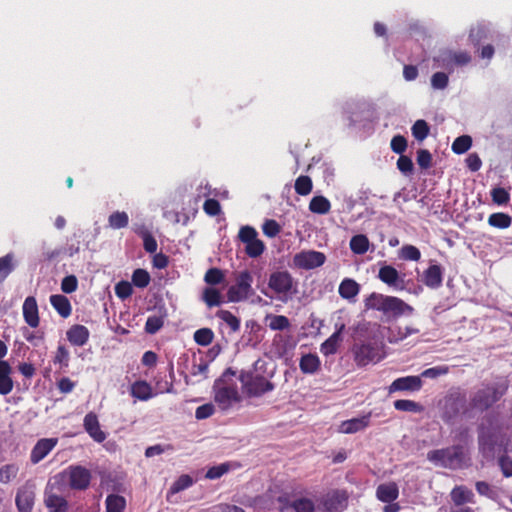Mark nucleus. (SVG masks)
Wrapping results in <instances>:
<instances>
[{
    "instance_id": "7",
    "label": "nucleus",
    "mask_w": 512,
    "mask_h": 512,
    "mask_svg": "<svg viewBox=\"0 0 512 512\" xmlns=\"http://www.w3.org/2000/svg\"><path fill=\"white\" fill-rule=\"evenodd\" d=\"M252 283L253 276L248 270L237 273L235 284L231 285L227 291L229 301L237 303L247 300L254 294Z\"/></svg>"
},
{
    "instance_id": "36",
    "label": "nucleus",
    "mask_w": 512,
    "mask_h": 512,
    "mask_svg": "<svg viewBox=\"0 0 512 512\" xmlns=\"http://www.w3.org/2000/svg\"><path fill=\"white\" fill-rule=\"evenodd\" d=\"M202 299L208 307L219 306L223 302L221 292L215 287H206L203 290Z\"/></svg>"
},
{
    "instance_id": "58",
    "label": "nucleus",
    "mask_w": 512,
    "mask_h": 512,
    "mask_svg": "<svg viewBox=\"0 0 512 512\" xmlns=\"http://www.w3.org/2000/svg\"><path fill=\"white\" fill-rule=\"evenodd\" d=\"M491 196L492 200L498 205L506 204L509 201V193L501 187L494 188L491 191Z\"/></svg>"
},
{
    "instance_id": "16",
    "label": "nucleus",
    "mask_w": 512,
    "mask_h": 512,
    "mask_svg": "<svg viewBox=\"0 0 512 512\" xmlns=\"http://www.w3.org/2000/svg\"><path fill=\"white\" fill-rule=\"evenodd\" d=\"M419 333L420 329L413 324L394 325L388 328L387 340L390 344H398Z\"/></svg>"
},
{
    "instance_id": "46",
    "label": "nucleus",
    "mask_w": 512,
    "mask_h": 512,
    "mask_svg": "<svg viewBox=\"0 0 512 512\" xmlns=\"http://www.w3.org/2000/svg\"><path fill=\"white\" fill-rule=\"evenodd\" d=\"M269 328L274 331H282L290 327L289 319L284 315H272L268 317Z\"/></svg>"
},
{
    "instance_id": "21",
    "label": "nucleus",
    "mask_w": 512,
    "mask_h": 512,
    "mask_svg": "<svg viewBox=\"0 0 512 512\" xmlns=\"http://www.w3.org/2000/svg\"><path fill=\"white\" fill-rule=\"evenodd\" d=\"M345 329V324H336L335 325V332L326 339L320 346V352L325 355H333L337 352L338 347L340 346V343L342 342V332Z\"/></svg>"
},
{
    "instance_id": "61",
    "label": "nucleus",
    "mask_w": 512,
    "mask_h": 512,
    "mask_svg": "<svg viewBox=\"0 0 512 512\" xmlns=\"http://www.w3.org/2000/svg\"><path fill=\"white\" fill-rule=\"evenodd\" d=\"M431 85L434 89H444L448 85V76L443 72H436L432 75Z\"/></svg>"
},
{
    "instance_id": "34",
    "label": "nucleus",
    "mask_w": 512,
    "mask_h": 512,
    "mask_svg": "<svg viewBox=\"0 0 512 512\" xmlns=\"http://www.w3.org/2000/svg\"><path fill=\"white\" fill-rule=\"evenodd\" d=\"M349 246L354 254L363 255L369 250L370 241L366 235L358 234L351 238Z\"/></svg>"
},
{
    "instance_id": "15",
    "label": "nucleus",
    "mask_w": 512,
    "mask_h": 512,
    "mask_svg": "<svg viewBox=\"0 0 512 512\" xmlns=\"http://www.w3.org/2000/svg\"><path fill=\"white\" fill-rule=\"evenodd\" d=\"M349 495L346 490H333L321 501L325 512H343L348 506Z\"/></svg>"
},
{
    "instance_id": "13",
    "label": "nucleus",
    "mask_w": 512,
    "mask_h": 512,
    "mask_svg": "<svg viewBox=\"0 0 512 512\" xmlns=\"http://www.w3.org/2000/svg\"><path fill=\"white\" fill-rule=\"evenodd\" d=\"M66 492L62 486L51 485V479L48 481L45 489V505L49 512H66L68 503L62 495L57 494Z\"/></svg>"
},
{
    "instance_id": "38",
    "label": "nucleus",
    "mask_w": 512,
    "mask_h": 512,
    "mask_svg": "<svg viewBox=\"0 0 512 512\" xmlns=\"http://www.w3.org/2000/svg\"><path fill=\"white\" fill-rule=\"evenodd\" d=\"M125 505V498L120 495L111 494L106 498L107 512H123Z\"/></svg>"
},
{
    "instance_id": "22",
    "label": "nucleus",
    "mask_w": 512,
    "mask_h": 512,
    "mask_svg": "<svg viewBox=\"0 0 512 512\" xmlns=\"http://www.w3.org/2000/svg\"><path fill=\"white\" fill-rule=\"evenodd\" d=\"M22 311L25 322L31 328H36L39 326L40 318L35 297L29 296L24 300Z\"/></svg>"
},
{
    "instance_id": "39",
    "label": "nucleus",
    "mask_w": 512,
    "mask_h": 512,
    "mask_svg": "<svg viewBox=\"0 0 512 512\" xmlns=\"http://www.w3.org/2000/svg\"><path fill=\"white\" fill-rule=\"evenodd\" d=\"M19 472V466L15 463L6 464L0 467V482L7 484L13 481Z\"/></svg>"
},
{
    "instance_id": "29",
    "label": "nucleus",
    "mask_w": 512,
    "mask_h": 512,
    "mask_svg": "<svg viewBox=\"0 0 512 512\" xmlns=\"http://www.w3.org/2000/svg\"><path fill=\"white\" fill-rule=\"evenodd\" d=\"M339 295L348 301H355L356 296L360 292V285L351 278H345L339 285Z\"/></svg>"
},
{
    "instance_id": "33",
    "label": "nucleus",
    "mask_w": 512,
    "mask_h": 512,
    "mask_svg": "<svg viewBox=\"0 0 512 512\" xmlns=\"http://www.w3.org/2000/svg\"><path fill=\"white\" fill-rule=\"evenodd\" d=\"M50 303L62 317L67 318L71 314V304L67 297L60 294L52 295Z\"/></svg>"
},
{
    "instance_id": "63",
    "label": "nucleus",
    "mask_w": 512,
    "mask_h": 512,
    "mask_svg": "<svg viewBox=\"0 0 512 512\" xmlns=\"http://www.w3.org/2000/svg\"><path fill=\"white\" fill-rule=\"evenodd\" d=\"M407 148V141L401 135H396L391 140V149L397 154H402Z\"/></svg>"
},
{
    "instance_id": "43",
    "label": "nucleus",
    "mask_w": 512,
    "mask_h": 512,
    "mask_svg": "<svg viewBox=\"0 0 512 512\" xmlns=\"http://www.w3.org/2000/svg\"><path fill=\"white\" fill-rule=\"evenodd\" d=\"M399 257L406 261H418L421 258V252L416 246L407 244L399 250Z\"/></svg>"
},
{
    "instance_id": "42",
    "label": "nucleus",
    "mask_w": 512,
    "mask_h": 512,
    "mask_svg": "<svg viewBox=\"0 0 512 512\" xmlns=\"http://www.w3.org/2000/svg\"><path fill=\"white\" fill-rule=\"evenodd\" d=\"M294 187L297 194L306 196L312 191V180L309 176H299L295 181Z\"/></svg>"
},
{
    "instance_id": "12",
    "label": "nucleus",
    "mask_w": 512,
    "mask_h": 512,
    "mask_svg": "<svg viewBox=\"0 0 512 512\" xmlns=\"http://www.w3.org/2000/svg\"><path fill=\"white\" fill-rule=\"evenodd\" d=\"M378 278L388 285L389 287L393 288L397 291H403L407 290L411 292L410 289H408V284L411 282L410 280H405V274H401L398 272V270L391 266V265H384L379 269L378 272Z\"/></svg>"
},
{
    "instance_id": "51",
    "label": "nucleus",
    "mask_w": 512,
    "mask_h": 512,
    "mask_svg": "<svg viewBox=\"0 0 512 512\" xmlns=\"http://www.w3.org/2000/svg\"><path fill=\"white\" fill-rule=\"evenodd\" d=\"M132 283L139 288H145L150 283V275L144 269H136L132 274Z\"/></svg>"
},
{
    "instance_id": "11",
    "label": "nucleus",
    "mask_w": 512,
    "mask_h": 512,
    "mask_svg": "<svg viewBox=\"0 0 512 512\" xmlns=\"http://www.w3.org/2000/svg\"><path fill=\"white\" fill-rule=\"evenodd\" d=\"M238 236L245 244V252L249 257L256 258L264 252L265 245L260 239H258L257 231L253 227H241Z\"/></svg>"
},
{
    "instance_id": "28",
    "label": "nucleus",
    "mask_w": 512,
    "mask_h": 512,
    "mask_svg": "<svg viewBox=\"0 0 512 512\" xmlns=\"http://www.w3.org/2000/svg\"><path fill=\"white\" fill-rule=\"evenodd\" d=\"M12 367L7 361H0V395L9 394L14 387Z\"/></svg>"
},
{
    "instance_id": "23",
    "label": "nucleus",
    "mask_w": 512,
    "mask_h": 512,
    "mask_svg": "<svg viewBox=\"0 0 512 512\" xmlns=\"http://www.w3.org/2000/svg\"><path fill=\"white\" fill-rule=\"evenodd\" d=\"M56 438H44L39 440L31 452V462L36 464L44 459L50 451L56 446Z\"/></svg>"
},
{
    "instance_id": "45",
    "label": "nucleus",
    "mask_w": 512,
    "mask_h": 512,
    "mask_svg": "<svg viewBox=\"0 0 512 512\" xmlns=\"http://www.w3.org/2000/svg\"><path fill=\"white\" fill-rule=\"evenodd\" d=\"M472 145V138L468 135L457 137L452 144V151L456 154L467 152Z\"/></svg>"
},
{
    "instance_id": "48",
    "label": "nucleus",
    "mask_w": 512,
    "mask_h": 512,
    "mask_svg": "<svg viewBox=\"0 0 512 512\" xmlns=\"http://www.w3.org/2000/svg\"><path fill=\"white\" fill-rule=\"evenodd\" d=\"M291 507L294 512H317L313 501L304 497L295 499Z\"/></svg>"
},
{
    "instance_id": "18",
    "label": "nucleus",
    "mask_w": 512,
    "mask_h": 512,
    "mask_svg": "<svg viewBox=\"0 0 512 512\" xmlns=\"http://www.w3.org/2000/svg\"><path fill=\"white\" fill-rule=\"evenodd\" d=\"M83 426L94 441L102 443L106 439V433L101 430L98 417L94 412H89L85 415Z\"/></svg>"
},
{
    "instance_id": "47",
    "label": "nucleus",
    "mask_w": 512,
    "mask_h": 512,
    "mask_svg": "<svg viewBox=\"0 0 512 512\" xmlns=\"http://www.w3.org/2000/svg\"><path fill=\"white\" fill-rule=\"evenodd\" d=\"M214 333L210 328H201L195 331L194 340L198 345L208 346L212 343Z\"/></svg>"
},
{
    "instance_id": "3",
    "label": "nucleus",
    "mask_w": 512,
    "mask_h": 512,
    "mask_svg": "<svg viewBox=\"0 0 512 512\" xmlns=\"http://www.w3.org/2000/svg\"><path fill=\"white\" fill-rule=\"evenodd\" d=\"M92 474L80 465H71L51 478V485L62 486L65 491H84L90 486Z\"/></svg>"
},
{
    "instance_id": "54",
    "label": "nucleus",
    "mask_w": 512,
    "mask_h": 512,
    "mask_svg": "<svg viewBox=\"0 0 512 512\" xmlns=\"http://www.w3.org/2000/svg\"><path fill=\"white\" fill-rule=\"evenodd\" d=\"M230 468L231 465L229 463H222L220 465L213 466L206 472L205 477L210 480L218 479L226 474Z\"/></svg>"
},
{
    "instance_id": "14",
    "label": "nucleus",
    "mask_w": 512,
    "mask_h": 512,
    "mask_svg": "<svg viewBox=\"0 0 512 512\" xmlns=\"http://www.w3.org/2000/svg\"><path fill=\"white\" fill-rule=\"evenodd\" d=\"M325 260L326 257L322 252L314 250L301 251L293 257L294 265L305 270L320 267L324 264Z\"/></svg>"
},
{
    "instance_id": "62",
    "label": "nucleus",
    "mask_w": 512,
    "mask_h": 512,
    "mask_svg": "<svg viewBox=\"0 0 512 512\" xmlns=\"http://www.w3.org/2000/svg\"><path fill=\"white\" fill-rule=\"evenodd\" d=\"M78 287L77 278L74 275H69L63 278L61 282V289L64 293H72Z\"/></svg>"
},
{
    "instance_id": "53",
    "label": "nucleus",
    "mask_w": 512,
    "mask_h": 512,
    "mask_svg": "<svg viewBox=\"0 0 512 512\" xmlns=\"http://www.w3.org/2000/svg\"><path fill=\"white\" fill-rule=\"evenodd\" d=\"M164 324L163 317L160 315H151L147 318L145 330L149 334H155Z\"/></svg>"
},
{
    "instance_id": "10",
    "label": "nucleus",
    "mask_w": 512,
    "mask_h": 512,
    "mask_svg": "<svg viewBox=\"0 0 512 512\" xmlns=\"http://www.w3.org/2000/svg\"><path fill=\"white\" fill-rule=\"evenodd\" d=\"M471 56L465 51L444 50L434 58L437 67L453 70L454 67L463 66L470 62Z\"/></svg>"
},
{
    "instance_id": "64",
    "label": "nucleus",
    "mask_w": 512,
    "mask_h": 512,
    "mask_svg": "<svg viewBox=\"0 0 512 512\" xmlns=\"http://www.w3.org/2000/svg\"><path fill=\"white\" fill-rule=\"evenodd\" d=\"M203 209L209 216H216L221 212V206L215 199H207L204 202Z\"/></svg>"
},
{
    "instance_id": "56",
    "label": "nucleus",
    "mask_w": 512,
    "mask_h": 512,
    "mask_svg": "<svg viewBox=\"0 0 512 512\" xmlns=\"http://www.w3.org/2000/svg\"><path fill=\"white\" fill-rule=\"evenodd\" d=\"M133 293L132 284L128 281H120L115 285V294L118 298L124 300L130 297Z\"/></svg>"
},
{
    "instance_id": "5",
    "label": "nucleus",
    "mask_w": 512,
    "mask_h": 512,
    "mask_svg": "<svg viewBox=\"0 0 512 512\" xmlns=\"http://www.w3.org/2000/svg\"><path fill=\"white\" fill-rule=\"evenodd\" d=\"M261 292L271 299L286 302L297 292L296 282L288 271H275L269 276L268 288Z\"/></svg>"
},
{
    "instance_id": "25",
    "label": "nucleus",
    "mask_w": 512,
    "mask_h": 512,
    "mask_svg": "<svg viewBox=\"0 0 512 512\" xmlns=\"http://www.w3.org/2000/svg\"><path fill=\"white\" fill-rule=\"evenodd\" d=\"M90 332L84 325L71 326L67 332V340L74 346H84L89 340Z\"/></svg>"
},
{
    "instance_id": "31",
    "label": "nucleus",
    "mask_w": 512,
    "mask_h": 512,
    "mask_svg": "<svg viewBox=\"0 0 512 512\" xmlns=\"http://www.w3.org/2000/svg\"><path fill=\"white\" fill-rule=\"evenodd\" d=\"M450 496L453 503L457 506L472 503L474 498L473 492L465 486H456L451 491Z\"/></svg>"
},
{
    "instance_id": "20",
    "label": "nucleus",
    "mask_w": 512,
    "mask_h": 512,
    "mask_svg": "<svg viewBox=\"0 0 512 512\" xmlns=\"http://www.w3.org/2000/svg\"><path fill=\"white\" fill-rule=\"evenodd\" d=\"M498 436L495 432L485 431L484 429L479 435V448L483 456L487 459L493 458L498 445Z\"/></svg>"
},
{
    "instance_id": "1",
    "label": "nucleus",
    "mask_w": 512,
    "mask_h": 512,
    "mask_svg": "<svg viewBox=\"0 0 512 512\" xmlns=\"http://www.w3.org/2000/svg\"><path fill=\"white\" fill-rule=\"evenodd\" d=\"M213 393L215 403L223 411H227L235 404L240 403L242 396L235 380V372L230 369L226 370L222 376L215 381Z\"/></svg>"
},
{
    "instance_id": "2",
    "label": "nucleus",
    "mask_w": 512,
    "mask_h": 512,
    "mask_svg": "<svg viewBox=\"0 0 512 512\" xmlns=\"http://www.w3.org/2000/svg\"><path fill=\"white\" fill-rule=\"evenodd\" d=\"M427 459L436 466L449 469H461L470 464L469 449L464 445L429 451Z\"/></svg>"
},
{
    "instance_id": "50",
    "label": "nucleus",
    "mask_w": 512,
    "mask_h": 512,
    "mask_svg": "<svg viewBox=\"0 0 512 512\" xmlns=\"http://www.w3.org/2000/svg\"><path fill=\"white\" fill-rule=\"evenodd\" d=\"M411 130L412 135L418 141H423L429 134V126L424 120H417Z\"/></svg>"
},
{
    "instance_id": "30",
    "label": "nucleus",
    "mask_w": 512,
    "mask_h": 512,
    "mask_svg": "<svg viewBox=\"0 0 512 512\" xmlns=\"http://www.w3.org/2000/svg\"><path fill=\"white\" fill-rule=\"evenodd\" d=\"M321 365V361L316 354H305L301 357L299 362L300 370L304 374H315Z\"/></svg>"
},
{
    "instance_id": "41",
    "label": "nucleus",
    "mask_w": 512,
    "mask_h": 512,
    "mask_svg": "<svg viewBox=\"0 0 512 512\" xmlns=\"http://www.w3.org/2000/svg\"><path fill=\"white\" fill-rule=\"evenodd\" d=\"M394 407L396 410L399 411H407V412H414L419 413L423 411L422 405L419 403L413 401V400H407V399H400L396 400L394 402Z\"/></svg>"
},
{
    "instance_id": "52",
    "label": "nucleus",
    "mask_w": 512,
    "mask_h": 512,
    "mask_svg": "<svg viewBox=\"0 0 512 512\" xmlns=\"http://www.w3.org/2000/svg\"><path fill=\"white\" fill-rule=\"evenodd\" d=\"M204 281L210 285L209 287H213L224 281V273L218 268H211L205 273Z\"/></svg>"
},
{
    "instance_id": "35",
    "label": "nucleus",
    "mask_w": 512,
    "mask_h": 512,
    "mask_svg": "<svg viewBox=\"0 0 512 512\" xmlns=\"http://www.w3.org/2000/svg\"><path fill=\"white\" fill-rule=\"evenodd\" d=\"M330 209L331 203L324 196H314L309 203V210L315 214L325 215Z\"/></svg>"
},
{
    "instance_id": "19",
    "label": "nucleus",
    "mask_w": 512,
    "mask_h": 512,
    "mask_svg": "<svg viewBox=\"0 0 512 512\" xmlns=\"http://www.w3.org/2000/svg\"><path fill=\"white\" fill-rule=\"evenodd\" d=\"M422 387L420 376H406L394 380L389 386V393L396 391H418Z\"/></svg>"
},
{
    "instance_id": "59",
    "label": "nucleus",
    "mask_w": 512,
    "mask_h": 512,
    "mask_svg": "<svg viewBox=\"0 0 512 512\" xmlns=\"http://www.w3.org/2000/svg\"><path fill=\"white\" fill-rule=\"evenodd\" d=\"M448 371H449V369L447 366H436V367H432V368H428V369L424 370L421 373L420 377L433 379V378H437L439 376L447 374Z\"/></svg>"
},
{
    "instance_id": "32",
    "label": "nucleus",
    "mask_w": 512,
    "mask_h": 512,
    "mask_svg": "<svg viewBox=\"0 0 512 512\" xmlns=\"http://www.w3.org/2000/svg\"><path fill=\"white\" fill-rule=\"evenodd\" d=\"M131 395L138 400L147 401L153 397L152 387L146 381H136L131 386Z\"/></svg>"
},
{
    "instance_id": "8",
    "label": "nucleus",
    "mask_w": 512,
    "mask_h": 512,
    "mask_svg": "<svg viewBox=\"0 0 512 512\" xmlns=\"http://www.w3.org/2000/svg\"><path fill=\"white\" fill-rule=\"evenodd\" d=\"M506 389L507 385L505 382L484 386L474 395L472 400L473 406L480 410L489 408L501 398Z\"/></svg>"
},
{
    "instance_id": "4",
    "label": "nucleus",
    "mask_w": 512,
    "mask_h": 512,
    "mask_svg": "<svg viewBox=\"0 0 512 512\" xmlns=\"http://www.w3.org/2000/svg\"><path fill=\"white\" fill-rule=\"evenodd\" d=\"M365 304L368 309L377 310L394 317L412 315L414 312V308L404 302L402 299L395 296H388L379 293H372L366 299Z\"/></svg>"
},
{
    "instance_id": "40",
    "label": "nucleus",
    "mask_w": 512,
    "mask_h": 512,
    "mask_svg": "<svg viewBox=\"0 0 512 512\" xmlns=\"http://www.w3.org/2000/svg\"><path fill=\"white\" fill-rule=\"evenodd\" d=\"M488 223L499 229L508 228L511 224V217L505 213H494L488 218Z\"/></svg>"
},
{
    "instance_id": "27",
    "label": "nucleus",
    "mask_w": 512,
    "mask_h": 512,
    "mask_svg": "<svg viewBox=\"0 0 512 512\" xmlns=\"http://www.w3.org/2000/svg\"><path fill=\"white\" fill-rule=\"evenodd\" d=\"M399 496V488L395 482L380 484L376 489V497L384 503L394 502Z\"/></svg>"
},
{
    "instance_id": "44",
    "label": "nucleus",
    "mask_w": 512,
    "mask_h": 512,
    "mask_svg": "<svg viewBox=\"0 0 512 512\" xmlns=\"http://www.w3.org/2000/svg\"><path fill=\"white\" fill-rule=\"evenodd\" d=\"M217 317L226 323L232 332H236L240 328V320L233 315L230 311L220 310L217 312Z\"/></svg>"
},
{
    "instance_id": "24",
    "label": "nucleus",
    "mask_w": 512,
    "mask_h": 512,
    "mask_svg": "<svg viewBox=\"0 0 512 512\" xmlns=\"http://www.w3.org/2000/svg\"><path fill=\"white\" fill-rule=\"evenodd\" d=\"M370 423V413L361 417L352 418L346 421H343L339 425V432L344 434H353L359 431L364 430L369 426Z\"/></svg>"
},
{
    "instance_id": "9",
    "label": "nucleus",
    "mask_w": 512,
    "mask_h": 512,
    "mask_svg": "<svg viewBox=\"0 0 512 512\" xmlns=\"http://www.w3.org/2000/svg\"><path fill=\"white\" fill-rule=\"evenodd\" d=\"M352 352L358 366L377 363L384 358L383 346L377 343L357 344L353 347Z\"/></svg>"
},
{
    "instance_id": "17",
    "label": "nucleus",
    "mask_w": 512,
    "mask_h": 512,
    "mask_svg": "<svg viewBox=\"0 0 512 512\" xmlns=\"http://www.w3.org/2000/svg\"><path fill=\"white\" fill-rule=\"evenodd\" d=\"M35 500L33 485L25 484L20 487L16 494V506L19 512H31Z\"/></svg>"
},
{
    "instance_id": "49",
    "label": "nucleus",
    "mask_w": 512,
    "mask_h": 512,
    "mask_svg": "<svg viewBox=\"0 0 512 512\" xmlns=\"http://www.w3.org/2000/svg\"><path fill=\"white\" fill-rule=\"evenodd\" d=\"M193 485V479L189 475H181L169 489V494H177Z\"/></svg>"
},
{
    "instance_id": "60",
    "label": "nucleus",
    "mask_w": 512,
    "mask_h": 512,
    "mask_svg": "<svg viewBox=\"0 0 512 512\" xmlns=\"http://www.w3.org/2000/svg\"><path fill=\"white\" fill-rule=\"evenodd\" d=\"M262 230L266 236L273 238L280 232V225L275 220H266Z\"/></svg>"
},
{
    "instance_id": "26",
    "label": "nucleus",
    "mask_w": 512,
    "mask_h": 512,
    "mask_svg": "<svg viewBox=\"0 0 512 512\" xmlns=\"http://www.w3.org/2000/svg\"><path fill=\"white\" fill-rule=\"evenodd\" d=\"M423 283L431 288L437 289L442 285L443 281V271L439 265H431L429 266L422 275Z\"/></svg>"
},
{
    "instance_id": "37",
    "label": "nucleus",
    "mask_w": 512,
    "mask_h": 512,
    "mask_svg": "<svg viewBox=\"0 0 512 512\" xmlns=\"http://www.w3.org/2000/svg\"><path fill=\"white\" fill-rule=\"evenodd\" d=\"M129 216L124 211H115L108 217V225L112 229H121L127 227Z\"/></svg>"
},
{
    "instance_id": "55",
    "label": "nucleus",
    "mask_w": 512,
    "mask_h": 512,
    "mask_svg": "<svg viewBox=\"0 0 512 512\" xmlns=\"http://www.w3.org/2000/svg\"><path fill=\"white\" fill-rule=\"evenodd\" d=\"M14 257L12 254H7L0 258V276L2 279L6 278L14 269Z\"/></svg>"
},
{
    "instance_id": "57",
    "label": "nucleus",
    "mask_w": 512,
    "mask_h": 512,
    "mask_svg": "<svg viewBox=\"0 0 512 512\" xmlns=\"http://www.w3.org/2000/svg\"><path fill=\"white\" fill-rule=\"evenodd\" d=\"M54 364L60 365V367H67L69 364V351L63 345L57 347L54 359Z\"/></svg>"
},
{
    "instance_id": "6",
    "label": "nucleus",
    "mask_w": 512,
    "mask_h": 512,
    "mask_svg": "<svg viewBox=\"0 0 512 512\" xmlns=\"http://www.w3.org/2000/svg\"><path fill=\"white\" fill-rule=\"evenodd\" d=\"M239 381L242 384L243 391L249 397H259L274 389V384L265 377L255 375L249 371H241Z\"/></svg>"
}]
</instances>
